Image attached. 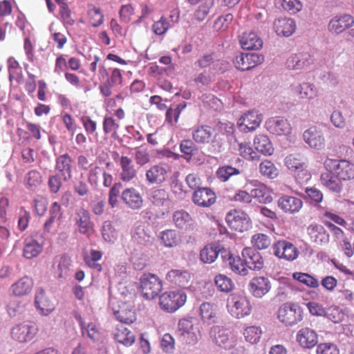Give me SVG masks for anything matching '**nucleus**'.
<instances>
[{
    "mask_svg": "<svg viewBox=\"0 0 354 354\" xmlns=\"http://www.w3.org/2000/svg\"><path fill=\"white\" fill-rule=\"evenodd\" d=\"M274 29L279 36L289 37L296 30V23L290 18H279L274 22Z\"/></svg>",
    "mask_w": 354,
    "mask_h": 354,
    "instance_id": "2f4dec72",
    "label": "nucleus"
},
{
    "mask_svg": "<svg viewBox=\"0 0 354 354\" xmlns=\"http://www.w3.org/2000/svg\"><path fill=\"white\" fill-rule=\"evenodd\" d=\"M161 243L167 248L176 247L181 242L177 232L174 230H166L160 233Z\"/></svg>",
    "mask_w": 354,
    "mask_h": 354,
    "instance_id": "de8ad7c7",
    "label": "nucleus"
},
{
    "mask_svg": "<svg viewBox=\"0 0 354 354\" xmlns=\"http://www.w3.org/2000/svg\"><path fill=\"white\" fill-rule=\"evenodd\" d=\"M35 324L26 321L15 325L11 330L12 338L20 343H25L33 339L37 333Z\"/></svg>",
    "mask_w": 354,
    "mask_h": 354,
    "instance_id": "6e6552de",
    "label": "nucleus"
},
{
    "mask_svg": "<svg viewBox=\"0 0 354 354\" xmlns=\"http://www.w3.org/2000/svg\"><path fill=\"white\" fill-rule=\"evenodd\" d=\"M354 26V18L348 14L334 16L328 24V31L339 35Z\"/></svg>",
    "mask_w": 354,
    "mask_h": 354,
    "instance_id": "9b49d317",
    "label": "nucleus"
},
{
    "mask_svg": "<svg viewBox=\"0 0 354 354\" xmlns=\"http://www.w3.org/2000/svg\"><path fill=\"white\" fill-rule=\"evenodd\" d=\"M317 354H339L337 345L332 342H325L317 344Z\"/></svg>",
    "mask_w": 354,
    "mask_h": 354,
    "instance_id": "774afa93",
    "label": "nucleus"
},
{
    "mask_svg": "<svg viewBox=\"0 0 354 354\" xmlns=\"http://www.w3.org/2000/svg\"><path fill=\"white\" fill-rule=\"evenodd\" d=\"M201 337L198 323L193 326V330H189L187 332L180 336V339L187 344H195Z\"/></svg>",
    "mask_w": 354,
    "mask_h": 354,
    "instance_id": "bf43d9fd",
    "label": "nucleus"
},
{
    "mask_svg": "<svg viewBox=\"0 0 354 354\" xmlns=\"http://www.w3.org/2000/svg\"><path fill=\"white\" fill-rule=\"evenodd\" d=\"M113 314L119 322L126 324H133L137 319L136 310L127 303L119 305L118 309L114 310Z\"/></svg>",
    "mask_w": 354,
    "mask_h": 354,
    "instance_id": "cd10ccee",
    "label": "nucleus"
},
{
    "mask_svg": "<svg viewBox=\"0 0 354 354\" xmlns=\"http://www.w3.org/2000/svg\"><path fill=\"white\" fill-rule=\"evenodd\" d=\"M254 145L255 149L260 153L270 156L274 152L273 145L269 138L263 134H259L254 139Z\"/></svg>",
    "mask_w": 354,
    "mask_h": 354,
    "instance_id": "c03bdc74",
    "label": "nucleus"
},
{
    "mask_svg": "<svg viewBox=\"0 0 354 354\" xmlns=\"http://www.w3.org/2000/svg\"><path fill=\"white\" fill-rule=\"evenodd\" d=\"M149 200L153 206L158 208L168 207L170 204L169 193L162 188L152 189L149 194Z\"/></svg>",
    "mask_w": 354,
    "mask_h": 354,
    "instance_id": "72a5a7b5",
    "label": "nucleus"
},
{
    "mask_svg": "<svg viewBox=\"0 0 354 354\" xmlns=\"http://www.w3.org/2000/svg\"><path fill=\"white\" fill-rule=\"evenodd\" d=\"M75 319L80 325L83 336H87L93 340L98 339L100 336L99 331L93 323H88L86 324L80 315H76Z\"/></svg>",
    "mask_w": 354,
    "mask_h": 354,
    "instance_id": "8fccbe9b",
    "label": "nucleus"
},
{
    "mask_svg": "<svg viewBox=\"0 0 354 354\" xmlns=\"http://www.w3.org/2000/svg\"><path fill=\"white\" fill-rule=\"evenodd\" d=\"M8 70L10 82L15 80L19 82L22 80V68L18 61L13 57H10L8 59Z\"/></svg>",
    "mask_w": 354,
    "mask_h": 354,
    "instance_id": "864d4df0",
    "label": "nucleus"
},
{
    "mask_svg": "<svg viewBox=\"0 0 354 354\" xmlns=\"http://www.w3.org/2000/svg\"><path fill=\"white\" fill-rule=\"evenodd\" d=\"M252 199H256L260 203H270L272 201V190L264 184H260L251 190Z\"/></svg>",
    "mask_w": 354,
    "mask_h": 354,
    "instance_id": "37998d69",
    "label": "nucleus"
},
{
    "mask_svg": "<svg viewBox=\"0 0 354 354\" xmlns=\"http://www.w3.org/2000/svg\"><path fill=\"white\" fill-rule=\"evenodd\" d=\"M224 254L225 255H222V258L227 259L232 271L243 276L248 274L245 259L242 260L239 256L233 255L226 250H224Z\"/></svg>",
    "mask_w": 354,
    "mask_h": 354,
    "instance_id": "4c0bfd02",
    "label": "nucleus"
},
{
    "mask_svg": "<svg viewBox=\"0 0 354 354\" xmlns=\"http://www.w3.org/2000/svg\"><path fill=\"white\" fill-rule=\"evenodd\" d=\"M113 335L115 341L127 347L131 346L136 340L135 334L123 325H117Z\"/></svg>",
    "mask_w": 354,
    "mask_h": 354,
    "instance_id": "7c9ffc66",
    "label": "nucleus"
},
{
    "mask_svg": "<svg viewBox=\"0 0 354 354\" xmlns=\"http://www.w3.org/2000/svg\"><path fill=\"white\" fill-rule=\"evenodd\" d=\"M42 250V244L34 239H26L24 246L23 255L26 259H31L37 257Z\"/></svg>",
    "mask_w": 354,
    "mask_h": 354,
    "instance_id": "49530a36",
    "label": "nucleus"
},
{
    "mask_svg": "<svg viewBox=\"0 0 354 354\" xmlns=\"http://www.w3.org/2000/svg\"><path fill=\"white\" fill-rule=\"evenodd\" d=\"M169 28V22L164 16H162L159 20L154 21L152 25V30L153 33L158 36L165 35Z\"/></svg>",
    "mask_w": 354,
    "mask_h": 354,
    "instance_id": "338daca9",
    "label": "nucleus"
},
{
    "mask_svg": "<svg viewBox=\"0 0 354 354\" xmlns=\"http://www.w3.org/2000/svg\"><path fill=\"white\" fill-rule=\"evenodd\" d=\"M121 198L123 202L131 209H138L143 205V198L140 192L134 187L124 189Z\"/></svg>",
    "mask_w": 354,
    "mask_h": 354,
    "instance_id": "393cba45",
    "label": "nucleus"
},
{
    "mask_svg": "<svg viewBox=\"0 0 354 354\" xmlns=\"http://www.w3.org/2000/svg\"><path fill=\"white\" fill-rule=\"evenodd\" d=\"M277 205L286 214H295L301 209L303 202L296 196L283 195L278 199Z\"/></svg>",
    "mask_w": 354,
    "mask_h": 354,
    "instance_id": "4be33fe9",
    "label": "nucleus"
},
{
    "mask_svg": "<svg viewBox=\"0 0 354 354\" xmlns=\"http://www.w3.org/2000/svg\"><path fill=\"white\" fill-rule=\"evenodd\" d=\"M213 5V0H205V1L198 6L194 13L196 19L199 21H203L207 17Z\"/></svg>",
    "mask_w": 354,
    "mask_h": 354,
    "instance_id": "69168bd1",
    "label": "nucleus"
},
{
    "mask_svg": "<svg viewBox=\"0 0 354 354\" xmlns=\"http://www.w3.org/2000/svg\"><path fill=\"white\" fill-rule=\"evenodd\" d=\"M293 279L310 288H317L319 285L316 278L307 273L295 272Z\"/></svg>",
    "mask_w": 354,
    "mask_h": 354,
    "instance_id": "680f3d73",
    "label": "nucleus"
},
{
    "mask_svg": "<svg viewBox=\"0 0 354 354\" xmlns=\"http://www.w3.org/2000/svg\"><path fill=\"white\" fill-rule=\"evenodd\" d=\"M35 303L37 308L43 315H48L55 308L54 301L43 290L37 292Z\"/></svg>",
    "mask_w": 354,
    "mask_h": 354,
    "instance_id": "bb28decb",
    "label": "nucleus"
},
{
    "mask_svg": "<svg viewBox=\"0 0 354 354\" xmlns=\"http://www.w3.org/2000/svg\"><path fill=\"white\" fill-rule=\"evenodd\" d=\"M292 92L299 98L313 100L318 96V89L316 86L310 82L295 84L291 86Z\"/></svg>",
    "mask_w": 354,
    "mask_h": 354,
    "instance_id": "5701e85b",
    "label": "nucleus"
},
{
    "mask_svg": "<svg viewBox=\"0 0 354 354\" xmlns=\"http://www.w3.org/2000/svg\"><path fill=\"white\" fill-rule=\"evenodd\" d=\"M247 269L259 270L263 267L264 261L261 254L251 248H245L242 251Z\"/></svg>",
    "mask_w": 354,
    "mask_h": 354,
    "instance_id": "c756f323",
    "label": "nucleus"
},
{
    "mask_svg": "<svg viewBox=\"0 0 354 354\" xmlns=\"http://www.w3.org/2000/svg\"><path fill=\"white\" fill-rule=\"evenodd\" d=\"M193 140L199 145H208L212 143L216 137L214 128L207 124H202L194 127L192 132Z\"/></svg>",
    "mask_w": 354,
    "mask_h": 354,
    "instance_id": "f8f14e48",
    "label": "nucleus"
},
{
    "mask_svg": "<svg viewBox=\"0 0 354 354\" xmlns=\"http://www.w3.org/2000/svg\"><path fill=\"white\" fill-rule=\"evenodd\" d=\"M200 315L204 323L213 324L216 322L217 313L213 304L203 302L199 308Z\"/></svg>",
    "mask_w": 354,
    "mask_h": 354,
    "instance_id": "a18cd8bd",
    "label": "nucleus"
},
{
    "mask_svg": "<svg viewBox=\"0 0 354 354\" xmlns=\"http://www.w3.org/2000/svg\"><path fill=\"white\" fill-rule=\"evenodd\" d=\"M43 182L41 173L36 170L29 171L25 176V185L28 189L35 190Z\"/></svg>",
    "mask_w": 354,
    "mask_h": 354,
    "instance_id": "603ef678",
    "label": "nucleus"
},
{
    "mask_svg": "<svg viewBox=\"0 0 354 354\" xmlns=\"http://www.w3.org/2000/svg\"><path fill=\"white\" fill-rule=\"evenodd\" d=\"M173 223L175 226L185 231H193L195 224L191 215L185 210L175 211L172 216Z\"/></svg>",
    "mask_w": 354,
    "mask_h": 354,
    "instance_id": "b1692460",
    "label": "nucleus"
},
{
    "mask_svg": "<svg viewBox=\"0 0 354 354\" xmlns=\"http://www.w3.org/2000/svg\"><path fill=\"white\" fill-rule=\"evenodd\" d=\"M262 120V115L258 111H249L239 119L237 124L241 131L250 132L256 130Z\"/></svg>",
    "mask_w": 354,
    "mask_h": 354,
    "instance_id": "4468645a",
    "label": "nucleus"
},
{
    "mask_svg": "<svg viewBox=\"0 0 354 354\" xmlns=\"http://www.w3.org/2000/svg\"><path fill=\"white\" fill-rule=\"evenodd\" d=\"M264 60L262 55L254 53H238L233 59L234 66L239 71L250 70L261 64Z\"/></svg>",
    "mask_w": 354,
    "mask_h": 354,
    "instance_id": "0eeeda50",
    "label": "nucleus"
},
{
    "mask_svg": "<svg viewBox=\"0 0 354 354\" xmlns=\"http://www.w3.org/2000/svg\"><path fill=\"white\" fill-rule=\"evenodd\" d=\"M227 309L228 313L236 319H241L250 315L252 305L250 300L240 293H232L227 299Z\"/></svg>",
    "mask_w": 354,
    "mask_h": 354,
    "instance_id": "f03ea898",
    "label": "nucleus"
},
{
    "mask_svg": "<svg viewBox=\"0 0 354 354\" xmlns=\"http://www.w3.org/2000/svg\"><path fill=\"white\" fill-rule=\"evenodd\" d=\"M243 335L246 342L256 344L261 339L262 330L260 326H248L244 330Z\"/></svg>",
    "mask_w": 354,
    "mask_h": 354,
    "instance_id": "4d7b16f0",
    "label": "nucleus"
},
{
    "mask_svg": "<svg viewBox=\"0 0 354 354\" xmlns=\"http://www.w3.org/2000/svg\"><path fill=\"white\" fill-rule=\"evenodd\" d=\"M259 172L262 176L274 179L279 175V169L275 165L269 160H264L259 164Z\"/></svg>",
    "mask_w": 354,
    "mask_h": 354,
    "instance_id": "5fc2aeb1",
    "label": "nucleus"
},
{
    "mask_svg": "<svg viewBox=\"0 0 354 354\" xmlns=\"http://www.w3.org/2000/svg\"><path fill=\"white\" fill-rule=\"evenodd\" d=\"M240 171L238 169L229 166L225 165L220 167L216 171L217 178L222 182L227 181L231 176L234 175L239 174Z\"/></svg>",
    "mask_w": 354,
    "mask_h": 354,
    "instance_id": "e2e57ef3",
    "label": "nucleus"
},
{
    "mask_svg": "<svg viewBox=\"0 0 354 354\" xmlns=\"http://www.w3.org/2000/svg\"><path fill=\"white\" fill-rule=\"evenodd\" d=\"M166 279L171 283L185 288L189 285L191 274L186 270L173 269L167 273Z\"/></svg>",
    "mask_w": 354,
    "mask_h": 354,
    "instance_id": "c85d7f7f",
    "label": "nucleus"
},
{
    "mask_svg": "<svg viewBox=\"0 0 354 354\" xmlns=\"http://www.w3.org/2000/svg\"><path fill=\"white\" fill-rule=\"evenodd\" d=\"M186 294L181 290L166 291L159 297L160 308L167 313L176 312L185 305Z\"/></svg>",
    "mask_w": 354,
    "mask_h": 354,
    "instance_id": "7ed1b4c3",
    "label": "nucleus"
},
{
    "mask_svg": "<svg viewBox=\"0 0 354 354\" xmlns=\"http://www.w3.org/2000/svg\"><path fill=\"white\" fill-rule=\"evenodd\" d=\"M214 283L218 290L228 292L233 289L232 280L224 274H218L215 277Z\"/></svg>",
    "mask_w": 354,
    "mask_h": 354,
    "instance_id": "052dcab7",
    "label": "nucleus"
},
{
    "mask_svg": "<svg viewBox=\"0 0 354 354\" xmlns=\"http://www.w3.org/2000/svg\"><path fill=\"white\" fill-rule=\"evenodd\" d=\"M324 167L327 171L335 172L339 180H349L354 178V165L347 160L326 158Z\"/></svg>",
    "mask_w": 354,
    "mask_h": 354,
    "instance_id": "20e7f679",
    "label": "nucleus"
},
{
    "mask_svg": "<svg viewBox=\"0 0 354 354\" xmlns=\"http://www.w3.org/2000/svg\"><path fill=\"white\" fill-rule=\"evenodd\" d=\"M267 130L277 136L288 135L292 127L288 120L281 116L272 117L266 122Z\"/></svg>",
    "mask_w": 354,
    "mask_h": 354,
    "instance_id": "2eb2a0df",
    "label": "nucleus"
},
{
    "mask_svg": "<svg viewBox=\"0 0 354 354\" xmlns=\"http://www.w3.org/2000/svg\"><path fill=\"white\" fill-rule=\"evenodd\" d=\"M33 285V280L30 277L25 276L13 283L10 290L16 297H24L31 292Z\"/></svg>",
    "mask_w": 354,
    "mask_h": 354,
    "instance_id": "c9c22d12",
    "label": "nucleus"
},
{
    "mask_svg": "<svg viewBox=\"0 0 354 354\" xmlns=\"http://www.w3.org/2000/svg\"><path fill=\"white\" fill-rule=\"evenodd\" d=\"M310 241L317 245H323L328 242V234L324 227L318 224H312L307 228Z\"/></svg>",
    "mask_w": 354,
    "mask_h": 354,
    "instance_id": "e433bc0d",
    "label": "nucleus"
},
{
    "mask_svg": "<svg viewBox=\"0 0 354 354\" xmlns=\"http://www.w3.org/2000/svg\"><path fill=\"white\" fill-rule=\"evenodd\" d=\"M239 152L240 156L246 160H254L259 158L257 153L248 142H241L239 145Z\"/></svg>",
    "mask_w": 354,
    "mask_h": 354,
    "instance_id": "0e129e2a",
    "label": "nucleus"
},
{
    "mask_svg": "<svg viewBox=\"0 0 354 354\" xmlns=\"http://www.w3.org/2000/svg\"><path fill=\"white\" fill-rule=\"evenodd\" d=\"M120 166L121 167L120 178L123 182H130L136 177L137 171L131 158L122 156Z\"/></svg>",
    "mask_w": 354,
    "mask_h": 354,
    "instance_id": "f704fd0d",
    "label": "nucleus"
},
{
    "mask_svg": "<svg viewBox=\"0 0 354 354\" xmlns=\"http://www.w3.org/2000/svg\"><path fill=\"white\" fill-rule=\"evenodd\" d=\"M249 286L252 295L258 298L263 297L271 288L269 279L264 277H254L251 280Z\"/></svg>",
    "mask_w": 354,
    "mask_h": 354,
    "instance_id": "a878e982",
    "label": "nucleus"
},
{
    "mask_svg": "<svg viewBox=\"0 0 354 354\" xmlns=\"http://www.w3.org/2000/svg\"><path fill=\"white\" fill-rule=\"evenodd\" d=\"M102 127L104 134L111 135L113 138L118 136L120 124L112 115H104L102 122Z\"/></svg>",
    "mask_w": 354,
    "mask_h": 354,
    "instance_id": "3c124183",
    "label": "nucleus"
},
{
    "mask_svg": "<svg viewBox=\"0 0 354 354\" xmlns=\"http://www.w3.org/2000/svg\"><path fill=\"white\" fill-rule=\"evenodd\" d=\"M251 244L257 250H266L271 245L272 240L268 234L259 232L252 236Z\"/></svg>",
    "mask_w": 354,
    "mask_h": 354,
    "instance_id": "6e6d98bb",
    "label": "nucleus"
},
{
    "mask_svg": "<svg viewBox=\"0 0 354 354\" xmlns=\"http://www.w3.org/2000/svg\"><path fill=\"white\" fill-rule=\"evenodd\" d=\"M140 288L144 297L153 299L162 290V282L154 274L144 273L140 278Z\"/></svg>",
    "mask_w": 354,
    "mask_h": 354,
    "instance_id": "39448f33",
    "label": "nucleus"
},
{
    "mask_svg": "<svg viewBox=\"0 0 354 354\" xmlns=\"http://www.w3.org/2000/svg\"><path fill=\"white\" fill-rule=\"evenodd\" d=\"M320 180L322 184L334 193H339L342 189L341 180L336 178L335 172L327 171L321 174Z\"/></svg>",
    "mask_w": 354,
    "mask_h": 354,
    "instance_id": "58836bf2",
    "label": "nucleus"
},
{
    "mask_svg": "<svg viewBox=\"0 0 354 354\" xmlns=\"http://www.w3.org/2000/svg\"><path fill=\"white\" fill-rule=\"evenodd\" d=\"M239 41L242 48L247 50L259 49L263 46L262 39L254 32H243Z\"/></svg>",
    "mask_w": 354,
    "mask_h": 354,
    "instance_id": "ea45409f",
    "label": "nucleus"
},
{
    "mask_svg": "<svg viewBox=\"0 0 354 354\" xmlns=\"http://www.w3.org/2000/svg\"><path fill=\"white\" fill-rule=\"evenodd\" d=\"M273 254L279 259L292 261L299 256L297 248L286 240H279L272 245Z\"/></svg>",
    "mask_w": 354,
    "mask_h": 354,
    "instance_id": "1a4fd4ad",
    "label": "nucleus"
},
{
    "mask_svg": "<svg viewBox=\"0 0 354 354\" xmlns=\"http://www.w3.org/2000/svg\"><path fill=\"white\" fill-rule=\"evenodd\" d=\"M73 164V159L68 153L59 155L56 158L55 169L64 178V182L71 178Z\"/></svg>",
    "mask_w": 354,
    "mask_h": 354,
    "instance_id": "f3484780",
    "label": "nucleus"
},
{
    "mask_svg": "<svg viewBox=\"0 0 354 354\" xmlns=\"http://www.w3.org/2000/svg\"><path fill=\"white\" fill-rule=\"evenodd\" d=\"M225 221L232 230L239 232L247 231L252 224L248 214L235 209L230 210L226 214Z\"/></svg>",
    "mask_w": 354,
    "mask_h": 354,
    "instance_id": "423d86ee",
    "label": "nucleus"
},
{
    "mask_svg": "<svg viewBox=\"0 0 354 354\" xmlns=\"http://www.w3.org/2000/svg\"><path fill=\"white\" fill-rule=\"evenodd\" d=\"M71 264L70 257L65 254L54 259L53 268L58 278H64L68 275Z\"/></svg>",
    "mask_w": 354,
    "mask_h": 354,
    "instance_id": "a19ab883",
    "label": "nucleus"
},
{
    "mask_svg": "<svg viewBox=\"0 0 354 354\" xmlns=\"http://www.w3.org/2000/svg\"><path fill=\"white\" fill-rule=\"evenodd\" d=\"M88 178L90 184L95 187H97L101 182L106 187H110L113 183L112 175L99 166H95L91 169Z\"/></svg>",
    "mask_w": 354,
    "mask_h": 354,
    "instance_id": "aec40b11",
    "label": "nucleus"
},
{
    "mask_svg": "<svg viewBox=\"0 0 354 354\" xmlns=\"http://www.w3.org/2000/svg\"><path fill=\"white\" fill-rule=\"evenodd\" d=\"M313 62L311 55L308 53L295 54L288 57L286 66L290 69L299 70L308 66Z\"/></svg>",
    "mask_w": 354,
    "mask_h": 354,
    "instance_id": "473e14b6",
    "label": "nucleus"
},
{
    "mask_svg": "<svg viewBox=\"0 0 354 354\" xmlns=\"http://www.w3.org/2000/svg\"><path fill=\"white\" fill-rule=\"evenodd\" d=\"M192 198L195 205L199 207H209L215 203L216 196L210 188L202 187L194 191Z\"/></svg>",
    "mask_w": 354,
    "mask_h": 354,
    "instance_id": "a211bd4d",
    "label": "nucleus"
},
{
    "mask_svg": "<svg viewBox=\"0 0 354 354\" xmlns=\"http://www.w3.org/2000/svg\"><path fill=\"white\" fill-rule=\"evenodd\" d=\"M295 339L302 348L310 349L317 344L318 335L313 329L303 327L297 331Z\"/></svg>",
    "mask_w": 354,
    "mask_h": 354,
    "instance_id": "dca6fc26",
    "label": "nucleus"
},
{
    "mask_svg": "<svg viewBox=\"0 0 354 354\" xmlns=\"http://www.w3.org/2000/svg\"><path fill=\"white\" fill-rule=\"evenodd\" d=\"M221 253V256L224 255V250H221L215 244H208L205 245L201 251V260L205 263H212L218 257V254Z\"/></svg>",
    "mask_w": 354,
    "mask_h": 354,
    "instance_id": "79ce46f5",
    "label": "nucleus"
},
{
    "mask_svg": "<svg viewBox=\"0 0 354 354\" xmlns=\"http://www.w3.org/2000/svg\"><path fill=\"white\" fill-rule=\"evenodd\" d=\"M102 253L100 251L91 250L90 254L84 256V260L86 264L93 269L100 272L102 269V266L97 263V261L102 259Z\"/></svg>",
    "mask_w": 354,
    "mask_h": 354,
    "instance_id": "13d9d810",
    "label": "nucleus"
},
{
    "mask_svg": "<svg viewBox=\"0 0 354 354\" xmlns=\"http://www.w3.org/2000/svg\"><path fill=\"white\" fill-rule=\"evenodd\" d=\"M74 220L80 234H88L93 231V223L87 209L82 207L77 209L75 213Z\"/></svg>",
    "mask_w": 354,
    "mask_h": 354,
    "instance_id": "412c9836",
    "label": "nucleus"
},
{
    "mask_svg": "<svg viewBox=\"0 0 354 354\" xmlns=\"http://www.w3.org/2000/svg\"><path fill=\"white\" fill-rule=\"evenodd\" d=\"M170 172L171 167L169 165L160 162L147 170L146 179L151 184H161L166 180Z\"/></svg>",
    "mask_w": 354,
    "mask_h": 354,
    "instance_id": "9d476101",
    "label": "nucleus"
},
{
    "mask_svg": "<svg viewBox=\"0 0 354 354\" xmlns=\"http://www.w3.org/2000/svg\"><path fill=\"white\" fill-rule=\"evenodd\" d=\"M304 312L301 306L293 302L281 305L277 310L279 322L286 327L297 325L303 320Z\"/></svg>",
    "mask_w": 354,
    "mask_h": 354,
    "instance_id": "f257e3e1",
    "label": "nucleus"
},
{
    "mask_svg": "<svg viewBox=\"0 0 354 354\" xmlns=\"http://www.w3.org/2000/svg\"><path fill=\"white\" fill-rule=\"evenodd\" d=\"M285 165L288 169L297 173V175L301 173L302 178L308 180L310 176V172L307 170L306 160L299 153H292L286 156Z\"/></svg>",
    "mask_w": 354,
    "mask_h": 354,
    "instance_id": "ddd939ff",
    "label": "nucleus"
},
{
    "mask_svg": "<svg viewBox=\"0 0 354 354\" xmlns=\"http://www.w3.org/2000/svg\"><path fill=\"white\" fill-rule=\"evenodd\" d=\"M213 333H217L218 335L214 337V341L216 344L225 348H230L232 346V342L229 337L228 334L219 326H213L211 328L210 334L213 336Z\"/></svg>",
    "mask_w": 354,
    "mask_h": 354,
    "instance_id": "09e8293b",
    "label": "nucleus"
},
{
    "mask_svg": "<svg viewBox=\"0 0 354 354\" xmlns=\"http://www.w3.org/2000/svg\"><path fill=\"white\" fill-rule=\"evenodd\" d=\"M304 140L311 148L322 149L325 147L326 140L322 131L317 127H312L306 130L303 134Z\"/></svg>",
    "mask_w": 354,
    "mask_h": 354,
    "instance_id": "6ab92c4d",
    "label": "nucleus"
}]
</instances>
